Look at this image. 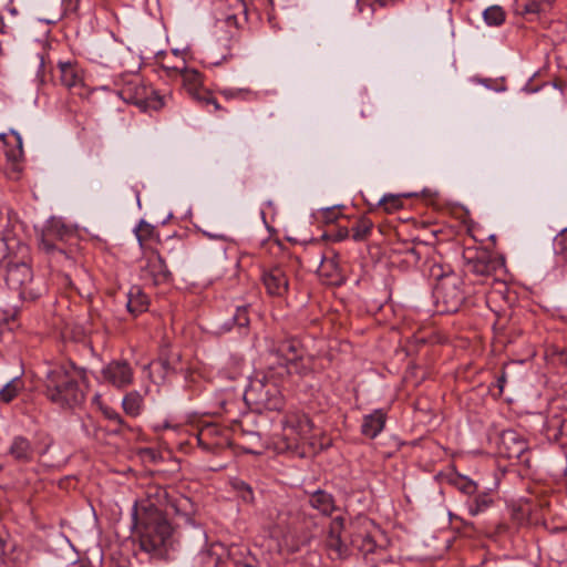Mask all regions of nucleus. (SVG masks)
<instances>
[{
  "label": "nucleus",
  "mask_w": 567,
  "mask_h": 567,
  "mask_svg": "<svg viewBox=\"0 0 567 567\" xmlns=\"http://www.w3.org/2000/svg\"><path fill=\"white\" fill-rule=\"evenodd\" d=\"M197 509L188 496L171 495L158 485L148 486L145 498L135 502L132 512L141 549L154 558H164L173 533L167 515L175 514L186 524L195 525Z\"/></svg>",
  "instance_id": "f257e3e1"
},
{
  "label": "nucleus",
  "mask_w": 567,
  "mask_h": 567,
  "mask_svg": "<svg viewBox=\"0 0 567 567\" xmlns=\"http://www.w3.org/2000/svg\"><path fill=\"white\" fill-rule=\"evenodd\" d=\"M310 371V359L300 340H275L266 354V371L250 380L244 399L257 410L280 411L285 403L280 383L290 375L303 377Z\"/></svg>",
  "instance_id": "f03ea898"
},
{
  "label": "nucleus",
  "mask_w": 567,
  "mask_h": 567,
  "mask_svg": "<svg viewBox=\"0 0 567 567\" xmlns=\"http://www.w3.org/2000/svg\"><path fill=\"white\" fill-rule=\"evenodd\" d=\"M80 374L73 363L50 368L44 379L45 398L61 408L81 405L85 401V392L78 382Z\"/></svg>",
  "instance_id": "7ed1b4c3"
},
{
  "label": "nucleus",
  "mask_w": 567,
  "mask_h": 567,
  "mask_svg": "<svg viewBox=\"0 0 567 567\" xmlns=\"http://www.w3.org/2000/svg\"><path fill=\"white\" fill-rule=\"evenodd\" d=\"M183 80V85L195 100L205 106H213L214 111L220 110V105L212 92L203 87L202 74L195 69H188L185 60H181L179 64H166Z\"/></svg>",
  "instance_id": "20e7f679"
},
{
  "label": "nucleus",
  "mask_w": 567,
  "mask_h": 567,
  "mask_svg": "<svg viewBox=\"0 0 567 567\" xmlns=\"http://www.w3.org/2000/svg\"><path fill=\"white\" fill-rule=\"evenodd\" d=\"M464 260L465 270L481 277L495 276L505 267L504 257L486 249H467Z\"/></svg>",
  "instance_id": "39448f33"
},
{
  "label": "nucleus",
  "mask_w": 567,
  "mask_h": 567,
  "mask_svg": "<svg viewBox=\"0 0 567 567\" xmlns=\"http://www.w3.org/2000/svg\"><path fill=\"white\" fill-rule=\"evenodd\" d=\"M312 427V421L303 412H288L282 420L284 437L288 441L287 447H298L300 443L308 442Z\"/></svg>",
  "instance_id": "423d86ee"
},
{
  "label": "nucleus",
  "mask_w": 567,
  "mask_h": 567,
  "mask_svg": "<svg viewBox=\"0 0 567 567\" xmlns=\"http://www.w3.org/2000/svg\"><path fill=\"white\" fill-rule=\"evenodd\" d=\"M6 282L11 290L18 292L22 299H34L38 293L32 287L33 272L24 262H10L7 267Z\"/></svg>",
  "instance_id": "0eeeda50"
},
{
  "label": "nucleus",
  "mask_w": 567,
  "mask_h": 567,
  "mask_svg": "<svg viewBox=\"0 0 567 567\" xmlns=\"http://www.w3.org/2000/svg\"><path fill=\"white\" fill-rule=\"evenodd\" d=\"M437 302L444 305V312H456L464 301L461 281L456 276H443L434 290Z\"/></svg>",
  "instance_id": "6e6552de"
},
{
  "label": "nucleus",
  "mask_w": 567,
  "mask_h": 567,
  "mask_svg": "<svg viewBox=\"0 0 567 567\" xmlns=\"http://www.w3.org/2000/svg\"><path fill=\"white\" fill-rule=\"evenodd\" d=\"M527 451L528 443L518 432L515 430H505L501 433L497 442V453L499 456L527 462V460H524V455Z\"/></svg>",
  "instance_id": "1a4fd4ad"
},
{
  "label": "nucleus",
  "mask_w": 567,
  "mask_h": 567,
  "mask_svg": "<svg viewBox=\"0 0 567 567\" xmlns=\"http://www.w3.org/2000/svg\"><path fill=\"white\" fill-rule=\"evenodd\" d=\"M70 239H76L74 231L60 219L51 218L41 233L40 247L42 250H51L54 246H63Z\"/></svg>",
  "instance_id": "9d476101"
},
{
  "label": "nucleus",
  "mask_w": 567,
  "mask_h": 567,
  "mask_svg": "<svg viewBox=\"0 0 567 567\" xmlns=\"http://www.w3.org/2000/svg\"><path fill=\"white\" fill-rule=\"evenodd\" d=\"M217 21L227 27L239 28L247 21V4L244 0H217Z\"/></svg>",
  "instance_id": "9b49d317"
},
{
  "label": "nucleus",
  "mask_w": 567,
  "mask_h": 567,
  "mask_svg": "<svg viewBox=\"0 0 567 567\" xmlns=\"http://www.w3.org/2000/svg\"><path fill=\"white\" fill-rule=\"evenodd\" d=\"M102 379L105 383L122 390L133 383L134 371L131 364L122 360H113L107 363L101 371Z\"/></svg>",
  "instance_id": "f8f14e48"
},
{
  "label": "nucleus",
  "mask_w": 567,
  "mask_h": 567,
  "mask_svg": "<svg viewBox=\"0 0 567 567\" xmlns=\"http://www.w3.org/2000/svg\"><path fill=\"white\" fill-rule=\"evenodd\" d=\"M140 277L157 286L166 282L171 277V272L162 256L157 251H152L141 266Z\"/></svg>",
  "instance_id": "ddd939ff"
},
{
  "label": "nucleus",
  "mask_w": 567,
  "mask_h": 567,
  "mask_svg": "<svg viewBox=\"0 0 567 567\" xmlns=\"http://www.w3.org/2000/svg\"><path fill=\"white\" fill-rule=\"evenodd\" d=\"M261 281L266 292L271 297H284L288 292L289 280L285 269L280 266L265 269L261 275Z\"/></svg>",
  "instance_id": "4468645a"
},
{
  "label": "nucleus",
  "mask_w": 567,
  "mask_h": 567,
  "mask_svg": "<svg viewBox=\"0 0 567 567\" xmlns=\"http://www.w3.org/2000/svg\"><path fill=\"white\" fill-rule=\"evenodd\" d=\"M229 316L218 318L216 321V331L218 333L229 332L234 327L245 329L249 326V307L231 305L227 309Z\"/></svg>",
  "instance_id": "2eb2a0df"
},
{
  "label": "nucleus",
  "mask_w": 567,
  "mask_h": 567,
  "mask_svg": "<svg viewBox=\"0 0 567 567\" xmlns=\"http://www.w3.org/2000/svg\"><path fill=\"white\" fill-rule=\"evenodd\" d=\"M320 277L327 279L330 285H340L343 280L339 256L333 250H328L321 256L320 265L317 269Z\"/></svg>",
  "instance_id": "dca6fc26"
},
{
  "label": "nucleus",
  "mask_w": 567,
  "mask_h": 567,
  "mask_svg": "<svg viewBox=\"0 0 567 567\" xmlns=\"http://www.w3.org/2000/svg\"><path fill=\"white\" fill-rule=\"evenodd\" d=\"M233 55V37H225L207 49L204 62L209 66H218Z\"/></svg>",
  "instance_id": "f3484780"
},
{
  "label": "nucleus",
  "mask_w": 567,
  "mask_h": 567,
  "mask_svg": "<svg viewBox=\"0 0 567 567\" xmlns=\"http://www.w3.org/2000/svg\"><path fill=\"white\" fill-rule=\"evenodd\" d=\"M355 524L359 530L351 538L352 546L364 555L374 553L377 543L369 530V527L373 525L372 522L368 518H359Z\"/></svg>",
  "instance_id": "a211bd4d"
},
{
  "label": "nucleus",
  "mask_w": 567,
  "mask_h": 567,
  "mask_svg": "<svg viewBox=\"0 0 567 567\" xmlns=\"http://www.w3.org/2000/svg\"><path fill=\"white\" fill-rule=\"evenodd\" d=\"M386 413L382 409H377L372 413L363 416L361 424L362 435L369 439H375L384 429Z\"/></svg>",
  "instance_id": "6ab92c4d"
},
{
  "label": "nucleus",
  "mask_w": 567,
  "mask_h": 567,
  "mask_svg": "<svg viewBox=\"0 0 567 567\" xmlns=\"http://www.w3.org/2000/svg\"><path fill=\"white\" fill-rule=\"evenodd\" d=\"M8 455L19 463H29L33 460L34 449L27 437L18 435L12 439Z\"/></svg>",
  "instance_id": "aec40b11"
},
{
  "label": "nucleus",
  "mask_w": 567,
  "mask_h": 567,
  "mask_svg": "<svg viewBox=\"0 0 567 567\" xmlns=\"http://www.w3.org/2000/svg\"><path fill=\"white\" fill-rule=\"evenodd\" d=\"M344 527V519L341 516L334 517L331 520L329 536H328V545L330 548L336 550L339 557H344L348 555V546L346 542L342 539V530Z\"/></svg>",
  "instance_id": "412c9836"
},
{
  "label": "nucleus",
  "mask_w": 567,
  "mask_h": 567,
  "mask_svg": "<svg viewBox=\"0 0 567 567\" xmlns=\"http://www.w3.org/2000/svg\"><path fill=\"white\" fill-rule=\"evenodd\" d=\"M150 299L140 286H133L127 292L126 309L133 316L137 317L147 311Z\"/></svg>",
  "instance_id": "4be33fe9"
},
{
  "label": "nucleus",
  "mask_w": 567,
  "mask_h": 567,
  "mask_svg": "<svg viewBox=\"0 0 567 567\" xmlns=\"http://www.w3.org/2000/svg\"><path fill=\"white\" fill-rule=\"evenodd\" d=\"M309 505L324 516H330L336 511L333 496L323 491L317 489L309 494Z\"/></svg>",
  "instance_id": "5701e85b"
},
{
  "label": "nucleus",
  "mask_w": 567,
  "mask_h": 567,
  "mask_svg": "<svg viewBox=\"0 0 567 567\" xmlns=\"http://www.w3.org/2000/svg\"><path fill=\"white\" fill-rule=\"evenodd\" d=\"M49 255V262L52 268L70 269L75 265L72 250H66L64 245L54 246L51 250H43Z\"/></svg>",
  "instance_id": "b1692460"
},
{
  "label": "nucleus",
  "mask_w": 567,
  "mask_h": 567,
  "mask_svg": "<svg viewBox=\"0 0 567 567\" xmlns=\"http://www.w3.org/2000/svg\"><path fill=\"white\" fill-rule=\"evenodd\" d=\"M219 429L214 424L203 426L197 434L198 445L206 451H215L223 445L218 439Z\"/></svg>",
  "instance_id": "393cba45"
},
{
  "label": "nucleus",
  "mask_w": 567,
  "mask_h": 567,
  "mask_svg": "<svg viewBox=\"0 0 567 567\" xmlns=\"http://www.w3.org/2000/svg\"><path fill=\"white\" fill-rule=\"evenodd\" d=\"M494 503L488 492H476L467 502L466 506L472 516L486 512Z\"/></svg>",
  "instance_id": "a878e982"
},
{
  "label": "nucleus",
  "mask_w": 567,
  "mask_h": 567,
  "mask_svg": "<svg viewBox=\"0 0 567 567\" xmlns=\"http://www.w3.org/2000/svg\"><path fill=\"white\" fill-rule=\"evenodd\" d=\"M224 547L219 544L212 545L209 549L202 550L196 557L199 567H219L221 563V554Z\"/></svg>",
  "instance_id": "bb28decb"
},
{
  "label": "nucleus",
  "mask_w": 567,
  "mask_h": 567,
  "mask_svg": "<svg viewBox=\"0 0 567 567\" xmlns=\"http://www.w3.org/2000/svg\"><path fill=\"white\" fill-rule=\"evenodd\" d=\"M144 406L143 396L138 391H131L126 393L122 400V408L126 415L131 417L138 416Z\"/></svg>",
  "instance_id": "cd10ccee"
},
{
  "label": "nucleus",
  "mask_w": 567,
  "mask_h": 567,
  "mask_svg": "<svg viewBox=\"0 0 567 567\" xmlns=\"http://www.w3.org/2000/svg\"><path fill=\"white\" fill-rule=\"evenodd\" d=\"M134 233L142 249H145L148 243L157 236L155 227L145 220L138 223Z\"/></svg>",
  "instance_id": "c85d7f7f"
},
{
  "label": "nucleus",
  "mask_w": 567,
  "mask_h": 567,
  "mask_svg": "<svg viewBox=\"0 0 567 567\" xmlns=\"http://www.w3.org/2000/svg\"><path fill=\"white\" fill-rule=\"evenodd\" d=\"M60 81L66 87H73L81 82V78L71 63H59Z\"/></svg>",
  "instance_id": "c756f323"
},
{
  "label": "nucleus",
  "mask_w": 567,
  "mask_h": 567,
  "mask_svg": "<svg viewBox=\"0 0 567 567\" xmlns=\"http://www.w3.org/2000/svg\"><path fill=\"white\" fill-rule=\"evenodd\" d=\"M23 388V382L20 378H14L9 381L1 390H0V400L9 403L13 399H16L19 392Z\"/></svg>",
  "instance_id": "7c9ffc66"
},
{
  "label": "nucleus",
  "mask_w": 567,
  "mask_h": 567,
  "mask_svg": "<svg viewBox=\"0 0 567 567\" xmlns=\"http://www.w3.org/2000/svg\"><path fill=\"white\" fill-rule=\"evenodd\" d=\"M53 3H47L48 7H53V18L48 19V23H53L60 20L66 10L76 7L78 0H52Z\"/></svg>",
  "instance_id": "2f4dec72"
},
{
  "label": "nucleus",
  "mask_w": 567,
  "mask_h": 567,
  "mask_svg": "<svg viewBox=\"0 0 567 567\" xmlns=\"http://www.w3.org/2000/svg\"><path fill=\"white\" fill-rule=\"evenodd\" d=\"M373 223L369 218L361 217L351 228L352 238L355 241L364 240L370 235Z\"/></svg>",
  "instance_id": "473e14b6"
},
{
  "label": "nucleus",
  "mask_w": 567,
  "mask_h": 567,
  "mask_svg": "<svg viewBox=\"0 0 567 567\" xmlns=\"http://www.w3.org/2000/svg\"><path fill=\"white\" fill-rule=\"evenodd\" d=\"M231 488L245 503H254V492L249 484L239 478L230 481Z\"/></svg>",
  "instance_id": "72a5a7b5"
},
{
  "label": "nucleus",
  "mask_w": 567,
  "mask_h": 567,
  "mask_svg": "<svg viewBox=\"0 0 567 567\" xmlns=\"http://www.w3.org/2000/svg\"><path fill=\"white\" fill-rule=\"evenodd\" d=\"M484 21L492 27H498L505 21V12L499 6H492L483 12Z\"/></svg>",
  "instance_id": "f704fd0d"
},
{
  "label": "nucleus",
  "mask_w": 567,
  "mask_h": 567,
  "mask_svg": "<svg viewBox=\"0 0 567 567\" xmlns=\"http://www.w3.org/2000/svg\"><path fill=\"white\" fill-rule=\"evenodd\" d=\"M101 411L107 420L116 424L117 427L113 431L115 434H120L124 429L127 427V424L124 421V419L113 408H110L107 405H101Z\"/></svg>",
  "instance_id": "c9c22d12"
},
{
  "label": "nucleus",
  "mask_w": 567,
  "mask_h": 567,
  "mask_svg": "<svg viewBox=\"0 0 567 567\" xmlns=\"http://www.w3.org/2000/svg\"><path fill=\"white\" fill-rule=\"evenodd\" d=\"M452 484L463 494L473 496L477 492V484L466 476H457L452 480Z\"/></svg>",
  "instance_id": "e433bc0d"
},
{
  "label": "nucleus",
  "mask_w": 567,
  "mask_h": 567,
  "mask_svg": "<svg viewBox=\"0 0 567 567\" xmlns=\"http://www.w3.org/2000/svg\"><path fill=\"white\" fill-rule=\"evenodd\" d=\"M378 205L380 207H382L385 213L390 214V213H394V212L399 210L400 208H402L403 200H402L401 196H399V195L389 194V195H384L379 200Z\"/></svg>",
  "instance_id": "4c0bfd02"
},
{
  "label": "nucleus",
  "mask_w": 567,
  "mask_h": 567,
  "mask_svg": "<svg viewBox=\"0 0 567 567\" xmlns=\"http://www.w3.org/2000/svg\"><path fill=\"white\" fill-rule=\"evenodd\" d=\"M220 93L226 99H248L249 95L252 94V92L249 89H224L220 91Z\"/></svg>",
  "instance_id": "58836bf2"
},
{
  "label": "nucleus",
  "mask_w": 567,
  "mask_h": 567,
  "mask_svg": "<svg viewBox=\"0 0 567 567\" xmlns=\"http://www.w3.org/2000/svg\"><path fill=\"white\" fill-rule=\"evenodd\" d=\"M173 58L176 60L175 62L171 61V58L167 56V55H163V58H157L158 59V63L161 65L162 69H164L166 72H167V75L169 76H175L177 75L178 73H176L175 71H173L172 69H168L166 66V64H179V61L183 60L178 54H177V51H174L173 52Z\"/></svg>",
  "instance_id": "ea45409f"
},
{
  "label": "nucleus",
  "mask_w": 567,
  "mask_h": 567,
  "mask_svg": "<svg viewBox=\"0 0 567 567\" xmlns=\"http://www.w3.org/2000/svg\"><path fill=\"white\" fill-rule=\"evenodd\" d=\"M554 248L557 252L567 251V228L563 229L555 238H554Z\"/></svg>",
  "instance_id": "a19ab883"
},
{
  "label": "nucleus",
  "mask_w": 567,
  "mask_h": 567,
  "mask_svg": "<svg viewBox=\"0 0 567 567\" xmlns=\"http://www.w3.org/2000/svg\"><path fill=\"white\" fill-rule=\"evenodd\" d=\"M539 3L536 1H528L524 4L523 13H537L539 11Z\"/></svg>",
  "instance_id": "79ce46f5"
},
{
  "label": "nucleus",
  "mask_w": 567,
  "mask_h": 567,
  "mask_svg": "<svg viewBox=\"0 0 567 567\" xmlns=\"http://www.w3.org/2000/svg\"><path fill=\"white\" fill-rule=\"evenodd\" d=\"M203 235L206 236L209 239H217V240H227L226 235L220 233H214L209 230H202Z\"/></svg>",
  "instance_id": "37998d69"
},
{
  "label": "nucleus",
  "mask_w": 567,
  "mask_h": 567,
  "mask_svg": "<svg viewBox=\"0 0 567 567\" xmlns=\"http://www.w3.org/2000/svg\"><path fill=\"white\" fill-rule=\"evenodd\" d=\"M506 381H507V374L505 371H502L501 375L496 380V384L499 390V394L503 393Z\"/></svg>",
  "instance_id": "c03bdc74"
},
{
  "label": "nucleus",
  "mask_w": 567,
  "mask_h": 567,
  "mask_svg": "<svg viewBox=\"0 0 567 567\" xmlns=\"http://www.w3.org/2000/svg\"><path fill=\"white\" fill-rule=\"evenodd\" d=\"M554 354L557 355V361L559 364L567 365V353L564 349H557Z\"/></svg>",
  "instance_id": "a18cd8bd"
},
{
  "label": "nucleus",
  "mask_w": 567,
  "mask_h": 567,
  "mask_svg": "<svg viewBox=\"0 0 567 567\" xmlns=\"http://www.w3.org/2000/svg\"><path fill=\"white\" fill-rule=\"evenodd\" d=\"M323 217L327 221H332L337 217V213L332 208H328L324 212Z\"/></svg>",
  "instance_id": "49530a36"
},
{
  "label": "nucleus",
  "mask_w": 567,
  "mask_h": 567,
  "mask_svg": "<svg viewBox=\"0 0 567 567\" xmlns=\"http://www.w3.org/2000/svg\"><path fill=\"white\" fill-rule=\"evenodd\" d=\"M156 364L161 365L164 372H167L169 370V363L167 360H158Z\"/></svg>",
  "instance_id": "de8ad7c7"
},
{
  "label": "nucleus",
  "mask_w": 567,
  "mask_h": 567,
  "mask_svg": "<svg viewBox=\"0 0 567 567\" xmlns=\"http://www.w3.org/2000/svg\"><path fill=\"white\" fill-rule=\"evenodd\" d=\"M6 248V243L2 238H0V261L2 260V258H4V249Z\"/></svg>",
  "instance_id": "09e8293b"
},
{
  "label": "nucleus",
  "mask_w": 567,
  "mask_h": 567,
  "mask_svg": "<svg viewBox=\"0 0 567 567\" xmlns=\"http://www.w3.org/2000/svg\"><path fill=\"white\" fill-rule=\"evenodd\" d=\"M286 0H268V2L274 6L275 3L285 2Z\"/></svg>",
  "instance_id": "8fccbe9b"
},
{
  "label": "nucleus",
  "mask_w": 567,
  "mask_h": 567,
  "mask_svg": "<svg viewBox=\"0 0 567 567\" xmlns=\"http://www.w3.org/2000/svg\"><path fill=\"white\" fill-rule=\"evenodd\" d=\"M18 143H19V153L21 154L22 153V145H21V138L18 137Z\"/></svg>",
  "instance_id": "3c124183"
},
{
  "label": "nucleus",
  "mask_w": 567,
  "mask_h": 567,
  "mask_svg": "<svg viewBox=\"0 0 567 567\" xmlns=\"http://www.w3.org/2000/svg\"><path fill=\"white\" fill-rule=\"evenodd\" d=\"M64 277H65V281L71 285L70 276L66 274Z\"/></svg>",
  "instance_id": "603ef678"
},
{
  "label": "nucleus",
  "mask_w": 567,
  "mask_h": 567,
  "mask_svg": "<svg viewBox=\"0 0 567 567\" xmlns=\"http://www.w3.org/2000/svg\"><path fill=\"white\" fill-rule=\"evenodd\" d=\"M2 468H3L2 465H0V472L2 471Z\"/></svg>",
  "instance_id": "864d4df0"
}]
</instances>
